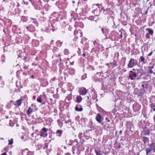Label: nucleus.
I'll return each instance as SVG.
<instances>
[{
	"label": "nucleus",
	"instance_id": "nucleus-1",
	"mask_svg": "<svg viewBox=\"0 0 155 155\" xmlns=\"http://www.w3.org/2000/svg\"><path fill=\"white\" fill-rule=\"evenodd\" d=\"M137 64V61L136 60L131 58L129 61L127 66L128 68H132Z\"/></svg>",
	"mask_w": 155,
	"mask_h": 155
},
{
	"label": "nucleus",
	"instance_id": "nucleus-2",
	"mask_svg": "<svg viewBox=\"0 0 155 155\" xmlns=\"http://www.w3.org/2000/svg\"><path fill=\"white\" fill-rule=\"evenodd\" d=\"M48 131V129L44 127L40 131V136L41 137H45L48 136V134L47 132Z\"/></svg>",
	"mask_w": 155,
	"mask_h": 155
},
{
	"label": "nucleus",
	"instance_id": "nucleus-3",
	"mask_svg": "<svg viewBox=\"0 0 155 155\" xmlns=\"http://www.w3.org/2000/svg\"><path fill=\"white\" fill-rule=\"evenodd\" d=\"M78 92L79 94L82 95H85L87 93L86 89L84 87H81L78 89Z\"/></svg>",
	"mask_w": 155,
	"mask_h": 155
},
{
	"label": "nucleus",
	"instance_id": "nucleus-4",
	"mask_svg": "<svg viewBox=\"0 0 155 155\" xmlns=\"http://www.w3.org/2000/svg\"><path fill=\"white\" fill-rule=\"evenodd\" d=\"M75 37L78 38V37H81L82 36V32L81 31H75L74 32Z\"/></svg>",
	"mask_w": 155,
	"mask_h": 155
},
{
	"label": "nucleus",
	"instance_id": "nucleus-5",
	"mask_svg": "<svg viewBox=\"0 0 155 155\" xmlns=\"http://www.w3.org/2000/svg\"><path fill=\"white\" fill-rule=\"evenodd\" d=\"M22 97H21L20 99L15 101L14 103V104L16 106H20L22 104Z\"/></svg>",
	"mask_w": 155,
	"mask_h": 155
},
{
	"label": "nucleus",
	"instance_id": "nucleus-6",
	"mask_svg": "<svg viewBox=\"0 0 155 155\" xmlns=\"http://www.w3.org/2000/svg\"><path fill=\"white\" fill-rule=\"evenodd\" d=\"M96 119L97 121L99 123H101L103 120L101 116L99 114H97L96 117Z\"/></svg>",
	"mask_w": 155,
	"mask_h": 155
},
{
	"label": "nucleus",
	"instance_id": "nucleus-7",
	"mask_svg": "<svg viewBox=\"0 0 155 155\" xmlns=\"http://www.w3.org/2000/svg\"><path fill=\"white\" fill-rule=\"evenodd\" d=\"M82 98L81 96H77L76 98V102L77 103H80L82 101Z\"/></svg>",
	"mask_w": 155,
	"mask_h": 155
},
{
	"label": "nucleus",
	"instance_id": "nucleus-8",
	"mask_svg": "<svg viewBox=\"0 0 155 155\" xmlns=\"http://www.w3.org/2000/svg\"><path fill=\"white\" fill-rule=\"evenodd\" d=\"M33 112V110L32 109L31 107H29L27 111V114L28 116H30L31 114Z\"/></svg>",
	"mask_w": 155,
	"mask_h": 155
},
{
	"label": "nucleus",
	"instance_id": "nucleus-9",
	"mask_svg": "<svg viewBox=\"0 0 155 155\" xmlns=\"http://www.w3.org/2000/svg\"><path fill=\"white\" fill-rule=\"evenodd\" d=\"M140 60L141 62H142L143 64H145L146 63V61H145L144 57L143 56H141L140 58Z\"/></svg>",
	"mask_w": 155,
	"mask_h": 155
},
{
	"label": "nucleus",
	"instance_id": "nucleus-10",
	"mask_svg": "<svg viewBox=\"0 0 155 155\" xmlns=\"http://www.w3.org/2000/svg\"><path fill=\"white\" fill-rule=\"evenodd\" d=\"M146 30L147 31H148V32H149L148 34L149 35H153V32L152 30L151 29H150L149 28H147L146 29Z\"/></svg>",
	"mask_w": 155,
	"mask_h": 155
},
{
	"label": "nucleus",
	"instance_id": "nucleus-11",
	"mask_svg": "<svg viewBox=\"0 0 155 155\" xmlns=\"http://www.w3.org/2000/svg\"><path fill=\"white\" fill-rule=\"evenodd\" d=\"M95 151L97 155H102V153L100 150H95Z\"/></svg>",
	"mask_w": 155,
	"mask_h": 155
},
{
	"label": "nucleus",
	"instance_id": "nucleus-12",
	"mask_svg": "<svg viewBox=\"0 0 155 155\" xmlns=\"http://www.w3.org/2000/svg\"><path fill=\"white\" fill-rule=\"evenodd\" d=\"M75 109L76 111H82L83 109L82 107H81L80 108H79L77 106L75 107Z\"/></svg>",
	"mask_w": 155,
	"mask_h": 155
},
{
	"label": "nucleus",
	"instance_id": "nucleus-13",
	"mask_svg": "<svg viewBox=\"0 0 155 155\" xmlns=\"http://www.w3.org/2000/svg\"><path fill=\"white\" fill-rule=\"evenodd\" d=\"M141 86L143 88V89L144 90H145V89L146 90L147 89V87L148 86V85H147V84H143Z\"/></svg>",
	"mask_w": 155,
	"mask_h": 155
},
{
	"label": "nucleus",
	"instance_id": "nucleus-14",
	"mask_svg": "<svg viewBox=\"0 0 155 155\" xmlns=\"http://www.w3.org/2000/svg\"><path fill=\"white\" fill-rule=\"evenodd\" d=\"M101 30L102 31V33L104 34H106V32H108V29H107L104 30L103 28H101Z\"/></svg>",
	"mask_w": 155,
	"mask_h": 155
},
{
	"label": "nucleus",
	"instance_id": "nucleus-15",
	"mask_svg": "<svg viewBox=\"0 0 155 155\" xmlns=\"http://www.w3.org/2000/svg\"><path fill=\"white\" fill-rule=\"evenodd\" d=\"M141 70L140 69H139L137 70V74L138 76H140L142 75L141 73Z\"/></svg>",
	"mask_w": 155,
	"mask_h": 155
},
{
	"label": "nucleus",
	"instance_id": "nucleus-16",
	"mask_svg": "<svg viewBox=\"0 0 155 155\" xmlns=\"http://www.w3.org/2000/svg\"><path fill=\"white\" fill-rule=\"evenodd\" d=\"M58 125L60 127H62V126L63 123L61 121V120H59V119L58 120Z\"/></svg>",
	"mask_w": 155,
	"mask_h": 155
},
{
	"label": "nucleus",
	"instance_id": "nucleus-17",
	"mask_svg": "<svg viewBox=\"0 0 155 155\" xmlns=\"http://www.w3.org/2000/svg\"><path fill=\"white\" fill-rule=\"evenodd\" d=\"M64 54L65 55H68L69 53L68 50L67 49H65L64 51Z\"/></svg>",
	"mask_w": 155,
	"mask_h": 155
},
{
	"label": "nucleus",
	"instance_id": "nucleus-18",
	"mask_svg": "<svg viewBox=\"0 0 155 155\" xmlns=\"http://www.w3.org/2000/svg\"><path fill=\"white\" fill-rule=\"evenodd\" d=\"M146 154L147 155H148V153L151 152L152 150L150 149V148H148V149H146Z\"/></svg>",
	"mask_w": 155,
	"mask_h": 155
},
{
	"label": "nucleus",
	"instance_id": "nucleus-19",
	"mask_svg": "<svg viewBox=\"0 0 155 155\" xmlns=\"http://www.w3.org/2000/svg\"><path fill=\"white\" fill-rule=\"evenodd\" d=\"M37 101L38 102L41 103L42 101L41 97H38L37 99Z\"/></svg>",
	"mask_w": 155,
	"mask_h": 155
},
{
	"label": "nucleus",
	"instance_id": "nucleus-20",
	"mask_svg": "<svg viewBox=\"0 0 155 155\" xmlns=\"http://www.w3.org/2000/svg\"><path fill=\"white\" fill-rule=\"evenodd\" d=\"M74 143H76V144H75L76 146H78V141L77 139H76L74 140V142L73 143V144Z\"/></svg>",
	"mask_w": 155,
	"mask_h": 155
},
{
	"label": "nucleus",
	"instance_id": "nucleus-21",
	"mask_svg": "<svg viewBox=\"0 0 155 155\" xmlns=\"http://www.w3.org/2000/svg\"><path fill=\"white\" fill-rule=\"evenodd\" d=\"M148 72L150 74H151L152 73H153V71L152 70V69H150L148 68ZM153 73L154 74H155L154 72H153Z\"/></svg>",
	"mask_w": 155,
	"mask_h": 155
},
{
	"label": "nucleus",
	"instance_id": "nucleus-22",
	"mask_svg": "<svg viewBox=\"0 0 155 155\" xmlns=\"http://www.w3.org/2000/svg\"><path fill=\"white\" fill-rule=\"evenodd\" d=\"M13 139H11V140H8V141H9V144L10 145H12L13 143Z\"/></svg>",
	"mask_w": 155,
	"mask_h": 155
},
{
	"label": "nucleus",
	"instance_id": "nucleus-23",
	"mask_svg": "<svg viewBox=\"0 0 155 155\" xmlns=\"http://www.w3.org/2000/svg\"><path fill=\"white\" fill-rule=\"evenodd\" d=\"M62 131L61 130H58L56 131V133L57 134H61L62 133Z\"/></svg>",
	"mask_w": 155,
	"mask_h": 155
},
{
	"label": "nucleus",
	"instance_id": "nucleus-24",
	"mask_svg": "<svg viewBox=\"0 0 155 155\" xmlns=\"http://www.w3.org/2000/svg\"><path fill=\"white\" fill-rule=\"evenodd\" d=\"M129 77L132 80H134L135 79V78L133 77L132 75H131V74H130V75L129 76Z\"/></svg>",
	"mask_w": 155,
	"mask_h": 155
},
{
	"label": "nucleus",
	"instance_id": "nucleus-25",
	"mask_svg": "<svg viewBox=\"0 0 155 155\" xmlns=\"http://www.w3.org/2000/svg\"><path fill=\"white\" fill-rule=\"evenodd\" d=\"M133 77H136L137 76V74L135 72L133 73V74H132Z\"/></svg>",
	"mask_w": 155,
	"mask_h": 155
},
{
	"label": "nucleus",
	"instance_id": "nucleus-26",
	"mask_svg": "<svg viewBox=\"0 0 155 155\" xmlns=\"http://www.w3.org/2000/svg\"><path fill=\"white\" fill-rule=\"evenodd\" d=\"M27 155H33V153L31 152H28Z\"/></svg>",
	"mask_w": 155,
	"mask_h": 155
},
{
	"label": "nucleus",
	"instance_id": "nucleus-27",
	"mask_svg": "<svg viewBox=\"0 0 155 155\" xmlns=\"http://www.w3.org/2000/svg\"><path fill=\"white\" fill-rule=\"evenodd\" d=\"M146 38H150V35H149V34L148 33H147L146 34Z\"/></svg>",
	"mask_w": 155,
	"mask_h": 155
},
{
	"label": "nucleus",
	"instance_id": "nucleus-28",
	"mask_svg": "<svg viewBox=\"0 0 155 155\" xmlns=\"http://www.w3.org/2000/svg\"><path fill=\"white\" fill-rule=\"evenodd\" d=\"M154 67V66L153 65L151 66H149L148 67V68L150 69H152Z\"/></svg>",
	"mask_w": 155,
	"mask_h": 155
},
{
	"label": "nucleus",
	"instance_id": "nucleus-29",
	"mask_svg": "<svg viewBox=\"0 0 155 155\" xmlns=\"http://www.w3.org/2000/svg\"><path fill=\"white\" fill-rule=\"evenodd\" d=\"M86 75H83L81 78L82 79H84L86 78Z\"/></svg>",
	"mask_w": 155,
	"mask_h": 155
},
{
	"label": "nucleus",
	"instance_id": "nucleus-30",
	"mask_svg": "<svg viewBox=\"0 0 155 155\" xmlns=\"http://www.w3.org/2000/svg\"><path fill=\"white\" fill-rule=\"evenodd\" d=\"M105 120L106 121L108 122H110V120L108 118H105Z\"/></svg>",
	"mask_w": 155,
	"mask_h": 155
},
{
	"label": "nucleus",
	"instance_id": "nucleus-31",
	"mask_svg": "<svg viewBox=\"0 0 155 155\" xmlns=\"http://www.w3.org/2000/svg\"><path fill=\"white\" fill-rule=\"evenodd\" d=\"M28 66L26 65H25L24 66V68L25 69H27L28 68Z\"/></svg>",
	"mask_w": 155,
	"mask_h": 155
},
{
	"label": "nucleus",
	"instance_id": "nucleus-32",
	"mask_svg": "<svg viewBox=\"0 0 155 155\" xmlns=\"http://www.w3.org/2000/svg\"><path fill=\"white\" fill-rule=\"evenodd\" d=\"M152 53H153V52L152 51L151 52H150L148 55V56H150L152 54Z\"/></svg>",
	"mask_w": 155,
	"mask_h": 155
},
{
	"label": "nucleus",
	"instance_id": "nucleus-33",
	"mask_svg": "<svg viewBox=\"0 0 155 155\" xmlns=\"http://www.w3.org/2000/svg\"><path fill=\"white\" fill-rule=\"evenodd\" d=\"M151 108H153V107H155V105L154 104H151Z\"/></svg>",
	"mask_w": 155,
	"mask_h": 155
},
{
	"label": "nucleus",
	"instance_id": "nucleus-34",
	"mask_svg": "<svg viewBox=\"0 0 155 155\" xmlns=\"http://www.w3.org/2000/svg\"><path fill=\"white\" fill-rule=\"evenodd\" d=\"M144 140H146L147 141L148 139V138L147 137H145L144 138Z\"/></svg>",
	"mask_w": 155,
	"mask_h": 155
},
{
	"label": "nucleus",
	"instance_id": "nucleus-35",
	"mask_svg": "<svg viewBox=\"0 0 155 155\" xmlns=\"http://www.w3.org/2000/svg\"><path fill=\"white\" fill-rule=\"evenodd\" d=\"M123 37V36L122 35V33H121V34L120 35V38H122Z\"/></svg>",
	"mask_w": 155,
	"mask_h": 155
},
{
	"label": "nucleus",
	"instance_id": "nucleus-36",
	"mask_svg": "<svg viewBox=\"0 0 155 155\" xmlns=\"http://www.w3.org/2000/svg\"><path fill=\"white\" fill-rule=\"evenodd\" d=\"M86 54H85V53H83V54H82V56L83 57H84L85 56Z\"/></svg>",
	"mask_w": 155,
	"mask_h": 155
},
{
	"label": "nucleus",
	"instance_id": "nucleus-37",
	"mask_svg": "<svg viewBox=\"0 0 155 155\" xmlns=\"http://www.w3.org/2000/svg\"><path fill=\"white\" fill-rule=\"evenodd\" d=\"M82 134V133H80L79 134L78 136L79 137L80 136H81Z\"/></svg>",
	"mask_w": 155,
	"mask_h": 155
},
{
	"label": "nucleus",
	"instance_id": "nucleus-38",
	"mask_svg": "<svg viewBox=\"0 0 155 155\" xmlns=\"http://www.w3.org/2000/svg\"><path fill=\"white\" fill-rule=\"evenodd\" d=\"M28 150V149H25V150H22V152L23 153L25 151Z\"/></svg>",
	"mask_w": 155,
	"mask_h": 155
},
{
	"label": "nucleus",
	"instance_id": "nucleus-39",
	"mask_svg": "<svg viewBox=\"0 0 155 155\" xmlns=\"http://www.w3.org/2000/svg\"><path fill=\"white\" fill-rule=\"evenodd\" d=\"M1 155H7L6 153H5L2 154H1Z\"/></svg>",
	"mask_w": 155,
	"mask_h": 155
},
{
	"label": "nucleus",
	"instance_id": "nucleus-40",
	"mask_svg": "<svg viewBox=\"0 0 155 155\" xmlns=\"http://www.w3.org/2000/svg\"><path fill=\"white\" fill-rule=\"evenodd\" d=\"M31 77L32 78H34V76L33 75H32L31 76Z\"/></svg>",
	"mask_w": 155,
	"mask_h": 155
},
{
	"label": "nucleus",
	"instance_id": "nucleus-41",
	"mask_svg": "<svg viewBox=\"0 0 155 155\" xmlns=\"http://www.w3.org/2000/svg\"><path fill=\"white\" fill-rule=\"evenodd\" d=\"M153 111H155V108H154L153 109Z\"/></svg>",
	"mask_w": 155,
	"mask_h": 155
},
{
	"label": "nucleus",
	"instance_id": "nucleus-42",
	"mask_svg": "<svg viewBox=\"0 0 155 155\" xmlns=\"http://www.w3.org/2000/svg\"><path fill=\"white\" fill-rule=\"evenodd\" d=\"M26 28L28 29V27L27 26L26 27Z\"/></svg>",
	"mask_w": 155,
	"mask_h": 155
},
{
	"label": "nucleus",
	"instance_id": "nucleus-43",
	"mask_svg": "<svg viewBox=\"0 0 155 155\" xmlns=\"http://www.w3.org/2000/svg\"><path fill=\"white\" fill-rule=\"evenodd\" d=\"M153 151L154 153H155V148L153 149Z\"/></svg>",
	"mask_w": 155,
	"mask_h": 155
},
{
	"label": "nucleus",
	"instance_id": "nucleus-44",
	"mask_svg": "<svg viewBox=\"0 0 155 155\" xmlns=\"http://www.w3.org/2000/svg\"><path fill=\"white\" fill-rule=\"evenodd\" d=\"M101 125H103L104 124V123L103 122L101 124Z\"/></svg>",
	"mask_w": 155,
	"mask_h": 155
},
{
	"label": "nucleus",
	"instance_id": "nucleus-45",
	"mask_svg": "<svg viewBox=\"0 0 155 155\" xmlns=\"http://www.w3.org/2000/svg\"><path fill=\"white\" fill-rule=\"evenodd\" d=\"M10 102H12V103H13V101H10Z\"/></svg>",
	"mask_w": 155,
	"mask_h": 155
},
{
	"label": "nucleus",
	"instance_id": "nucleus-46",
	"mask_svg": "<svg viewBox=\"0 0 155 155\" xmlns=\"http://www.w3.org/2000/svg\"><path fill=\"white\" fill-rule=\"evenodd\" d=\"M130 72H131V73H133V72L132 71H130Z\"/></svg>",
	"mask_w": 155,
	"mask_h": 155
},
{
	"label": "nucleus",
	"instance_id": "nucleus-47",
	"mask_svg": "<svg viewBox=\"0 0 155 155\" xmlns=\"http://www.w3.org/2000/svg\"><path fill=\"white\" fill-rule=\"evenodd\" d=\"M33 98H34V99H35V96H33Z\"/></svg>",
	"mask_w": 155,
	"mask_h": 155
},
{
	"label": "nucleus",
	"instance_id": "nucleus-48",
	"mask_svg": "<svg viewBox=\"0 0 155 155\" xmlns=\"http://www.w3.org/2000/svg\"><path fill=\"white\" fill-rule=\"evenodd\" d=\"M72 2H73V3H75V2H74V1H73Z\"/></svg>",
	"mask_w": 155,
	"mask_h": 155
},
{
	"label": "nucleus",
	"instance_id": "nucleus-49",
	"mask_svg": "<svg viewBox=\"0 0 155 155\" xmlns=\"http://www.w3.org/2000/svg\"><path fill=\"white\" fill-rule=\"evenodd\" d=\"M58 56H59V57H60V54H58Z\"/></svg>",
	"mask_w": 155,
	"mask_h": 155
},
{
	"label": "nucleus",
	"instance_id": "nucleus-50",
	"mask_svg": "<svg viewBox=\"0 0 155 155\" xmlns=\"http://www.w3.org/2000/svg\"><path fill=\"white\" fill-rule=\"evenodd\" d=\"M74 147H73V149H74Z\"/></svg>",
	"mask_w": 155,
	"mask_h": 155
},
{
	"label": "nucleus",
	"instance_id": "nucleus-51",
	"mask_svg": "<svg viewBox=\"0 0 155 155\" xmlns=\"http://www.w3.org/2000/svg\"><path fill=\"white\" fill-rule=\"evenodd\" d=\"M133 70L134 71L135 70V69H133Z\"/></svg>",
	"mask_w": 155,
	"mask_h": 155
},
{
	"label": "nucleus",
	"instance_id": "nucleus-52",
	"mask_svg": "<svg viewBox=\"0 0 155 155\" xmlns=\"http://www.w3.org/2000/svg\"><path fill=\"white\" fill-rule=\"evenodd\" d=\"M61 136V135H60L59 136L60 137V136Z\"/></svg>",
	"mask_w": 155,
	"mask_h": 155
},
{
	"label": "nucleus",
	"instance_id": "nucleus-53",
	"mask_svg": "<svg viewBox=\"0 0 155 155\" xmlns=\"http://www.w3.org/2000/svg\"><path fill=\"white\" fill-rule=\"evenodd\" d=\"M2 56H3L4 58L5 57V56H3V55Z\"/></svg>",
	"mask_w": 155,
	"mask_h": 155
},
{
	"label": "nucleus",
	"instance_id": "nucleus-54",
	"mask_svg": "<svg viewBox=\"0 0 155 155\" xmlns=\"http://www.w3.org/2000/svg\"><path fill=\"white\" fill-rule=\"evenodd\" d=\"M60 60H61V58L60 57Z\"/></svg>",
	"mask_w": 155,
	"mask_h": 155
},
{
	"label": "nucleus",
	"instance_id": "nucleus-55",
	"mask_svg": "<svg viewBox=\"0 0 155 155\" xmlns=\"http://www.w3.org/2000/svg\"><path fill=\"white\" fill-rule=\"evenodd\" d=\"M85 155H87L86 154H85Z\"/></svg>",
	"mask_w": 155,
	"mask_h": 155
}]
</instances>
